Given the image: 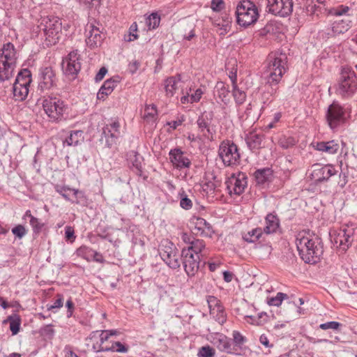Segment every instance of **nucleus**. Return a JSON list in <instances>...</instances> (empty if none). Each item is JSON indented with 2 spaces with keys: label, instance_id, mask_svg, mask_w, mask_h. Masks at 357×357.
I'll use <instances>...</instances> for the list:
<instances>
[{
  "label": "nucleus",
  "instance_id": "f257e3e1",
  "mask_svg": "<svg viewBox=\"0 0 357 357\" xmlns=\"http://www.w3.org/2000/svg\"><path fill=\"white\" fill-rule=\"evenodd\" d=\"M296 245L301 258L307 264H316L324 253L321 238L309 230H303L297 234Z\"/></svg>",
  "mask_w": 357,
  "mask_h": 357
},
{
  "label": "nucleus",
  "instance_id": "f03ea898",
  "mask_svg": "<svg viewBox=\"0 0 357 357\" xmlns=\"http://www.w3.org/2000/svg\"><path fill=\"white\" fill-rule=\"evenodd\" d=\"M287 56L284 54H271L268 57L266 86L271 87L268 93L275 96L278 90V84L286 71Z\"/></svg>",
  "mask_w": 357,
  "mask_h": 357
},
{
  "label": "nucleus",
  "instance_id": "7ed1b4c3",
  "mask_svg": "<svg viewBox=\"0 0 357 357\" xmlns=\"http://www.w3.org/2000/svg\"><path fill=\"white\" fill-rule=\"evenodd\" d=\"M17 59L14 45L10 42L3 44L0 49V81L8 80L13 76Z\"/></svg>",
  "mask_w": 357,
  "mask_h": 357
},
{
  "label": "nucleus",
  "instance_id": "20e7f679",
  "mask_svg": "<svg viewBox=\"0 0 357 357\" xmlns=\"http://www.w3.org/2000/svg\"><path fill=\"white\" fill-rule=\"evenodd\" d=\"M236 22L243 28L255 24L259 17V13L258 7L250 0H242L237 4Z\"/></svg>",
  "mask_w": 357,
  "mask_h": 357
},
{
  "label": "nucleus",
  "instance_id": "39448f33",
  "mask_svg": "<svg viewBox=\"0 0 357 357\" xmlns=\"http://www.w3.org/2000/svg\"><path fill=\"white\" fill-rule=\"evenodd\" d=\"M44 32L46 45L56 44L62 35V23L59 17L46 16L41 18L38 26Z\"/></svg>",
  "mask_w": 357,
  "mask_h": 357
},
{
  "label": "nucleus",
  "instance_id": "423d86ee",
  "mask_svg": "<svg viewBox=\"0 0 357 357\" xmlns=\"http://www.w3.org/2000/svg\"><path fill=\"white\" fill-rule=\"evenodd\" d=\"M357 91V77L349 66L343 67L337 89V93L344 98L351 97Z\"/></svg>",
  "mask_w": 357,
  "mask_h": 357
},
{
  "label": "nucleus",
  "instance_id": "0eeeda50",
  "mask_svg": "<svg viewBox=\"0 0 357 357\" xmlns=\"http://www.w3.org/2000/svg\"><path fill=\"white\" fill-rule=\"evenodd\" d=\"M218 155L225 166L237 165L241 158L237 146L229 140H225L220 143Z\"/></svg>",
  "mask_w": 357,
  "mask_h": 357
},
{
  "label": "nucleus",
  "instance_id": "6e6552de",
  "mask_svg": "<svg viewBox=\"0 0 357 357\" xmlns=\"http://www.w3.org/2000/svg\"><path fill=\"white\" fill-rule=\"evenodd\" d=\"M43 107L47 116L54 121L61 120L67 109L63 101L56 97L44 99Z\"/></svg>",
  "mask_w": 357,
  "mask_h": 357
},
{
  "label": "nucleus",
  "instance_id": "1a4fd4ad",
  "mask_svg": "<svg viewBox=\"0 0 357 357\" xmlns=\"http://www.w3.org/2000/svg\"><path fill=\"white\" fill-rule=\"evenodd\" d=\"M356 228L351 226H345L332 236L331 241L337 248L346 251L354 240Z\"/></svg>",
  "mask_w": 357,
  "mask_h": 357
},
{
  "label": "nucleus",
  "instance_id": "9d476101",
  "mask_svg": "<svg viewBox=\"0 0 357 357\" xmlns=\"http://www.w3.org/2000/svg\"><path fill=\"white\" fill-rule=\"evenodd\" d=\"M227 190L230 195H241L248 185V177L245 173L239 172L237 174H232L225 181Z\"/></svg>",
  "mask_w": 357,
  "mask_h": 357
},
{
  "label": "nucleus",
  "instance_id": "9b49d317",
  "mask_svg": "<svg viewBox=\"0 0 357 357\" xmlns=\"http://www.w3.org/2000/svg\"><path fill=\"white\" fill-rule=\"evenodd\" d=\"M86 30L89 32L86 39L87 46L91 49L100 46L104 40L102 24L99 22L94 20L86 24Z\"/></svg>",
  "mask_w": 357,
  "mask_h": 357
},
{
  "label": "nucleus",
  "instance_id": "f8f14e48",
  "mask_svg": "<svg viewBox=\"0 0 357 357\" xmlns=\"http://www.w3.org/2000/svg\"><path fill=\"white\" fill-rule=\"evenodd\" d=\"M160 255L163 261L172 268L180 267L179 255L174 245L169 241H165L160 248Z\"/></svg>",
  "mask_w": 357,
  "mask_h": 357
},
{
  "label": "nucleus",
  "instance_id": "ddd939ff",
  "mask_svg": "<svg viewBox=\"0 0 357 357\" xmlns=\"http://www.w3.org/2000/svg\"><path fill=\"white\" fill-rule=\"evenodd\" d=\"M326 117L330 128L335 130L344 123L345 110L340 104L333 102L328 107Z\"/></svg>",
  "mask_w": 357,
  "mask_h": 357
},
{
  "label": "nucleus",
  "instance_id": "4468645a",
  "mask_svg": "<svg viewBox=\"0 0 357 357\" xmlns=\"http://www.w3.org/2000/svg\"><path fill=\"white\" fill-rule=\"evenodd\" d=\"M293 6V0H267L268 12L280 17L290 15Z\"/></svg>",
  "mask_w": 357,
  "mask_h": 357
},
{
  "label": "nucleus",
  "instance_id": "2eb2a0df",
  "mask_svg": "<svg viewBox=\"0 0 357 357\" xmlns=\"http://www.w3.org/2000/svg\"><path fill=\"white\" fill-rule=\"evenodd\" d=\"M55 190L67 201H70L76 204H86L87 199L83 191L66 185H59L55 186Z\"/></svg>",
  "mask_w": 357,
  "mask_h": 357
},
{
  "label": "nucleus",
  "instance_id": "dca6fc26",
  "mask_svg": "<svg viewBox=\"0 0 357 357\" xmlns=\"http://www.w3.org/2000/svg\"><path fill=\"white\" fill-rule=\"evenodd\" d=\"M120 124L116 121L105 125L102 128L100 141H105V145L109 148L112 147L114 144H116L117 139L121 136Z\"/></svg>",
  "mask_w": 357,
  "mask_h": 357
},
{
  "label": "nucleus",
  "instance_id": "f3484780",
  "mask_svg": "<svg viewBox=\"0 0 357 357\" xmlns=\"http://www.w3.org/2000/svg\"><path fill=\"white\" fill-rule=\"evenodd\" d=\"M183 268L189 277L194 276L199 267V255H195L190 250H182L181 254Z\"/></svg>",
  "mask_w": 357,
  "mask_h": 357
},
{
  "label": "nucleus",
  "instance_id": "a211bd4d",
  "mask_svg": "<svg viewBox=\"0 0 357 357\" xmlns=\"http://www.w3.org/2000/svg\"><path fill=\"white\" fill-rule=\"evenodd\" d=\"M81 69V63L79 61V55L78 51L73 50L70 52L63 63V70L66 75L74 79Z\"/></svg>",
  "mask_w": 357,
  "mask_h": 357
},
{
  "label": "nucleus",
  "instance_id": "6ab92c4d",
  "mask_svg": "<svg viewBox=\"0 0 357 357\" xmlns=\"http://www.w3.org/2000/svg\"><path fill=\"white\" fill-rule=\"evenodd\" d=\"M56 75L50 66H44L40 68L39 71L38 89L43 91L50 89L56 84Z\"/></svg>",
  "mask_w": 357,
  "mask_h": 357
},
{
  "label": "nucleus",
  "instance_id": "aec40b11",
  "mask_svg": "<svg viewBox=\"0 0 357 357\" xmlns=\"http://www.w3.org/2000/svg\"><path fill=\"white\" fill-rule=\"evenodd\" d=\"M313 170L311 174L312 178L317 183L328 181L331 176L335 175L337 172L331 165L321 166L319 164L312 165Z\"/></svg>",
  "mask_w": 357,
  "mask_h": 357
},
{
  "label": "nucleus",
  "instance_id": "412c9836",
  "mask_svg": "<svg viewBox=\"0 0 357 357\" xmlns=\"http://www.w3.org/2000/svg\"><path fill=\"white\" fill-rule=\"evenodd\" d=\"M169 156L170 162L176 169L190 168L191 166L190 160L185 156V153L180 148L171 149Z\"/></svg>",
  "mask_w": 357,
  "mask_h": 357
},
{
  "label": "nucleus",
  "instance_id": "4be33fe9",
  "mask_svg": "<svg viewBox=\"0 0 357 357\" xmlns=\"http://www.w3.org/2000/svg\"><path fill=\"white\" fill-rule=\"evenodd\" d=\"M351 26V20L349 16H344L343 19L334 20L331 24V31L327 32L328 35L335 36L347 32Z\"/></svg>",
  "mask_w": 357,
  "mask_h": 357
},
{
  "label": "nucleus",
  "instance_id": "5701e85b",
  "mask_svg": "<svg viewBox=\"0 0 357 357\" xmlns=\"http://www.w3.org/2000/svg\"><path fill=\"white\" fill-rule=\"evenodd\" d=\"M213 118V112H204L198 117L197 124L199 130L203 132V135L206 137H213V131L210 128V125Z\"/></svg>",
  "mask_w": 357,
  "mask_h": 357
},
{
  "label": "nucleus",
  "instance_id": "b1692460",
  "mask_svg": "<svg viewBox=\"0 0 357 357\" xmlns=\"http://www.w3.org/2000/svg\"><path fill=\"white\" fill-rule=\"evenodd\" d=\"M214 345L222 352L227 354H237V348L233 347L231 340L223 334H219L213 339Z\"/></svg>",
  "mask_w": 357,
  "mask_h": 357
},
{
  "label": "nucleus",
  "instance_id": "393cba45",
  "mask_svg": "<svg viewBox=\"0 0 357 357\" xmlns=\"http://www.w3.org/2000/svg\"><path fill=\"white\" fill-rule=\"evenodd\" d=\"M202 188L206 193H213L221 184V181L215 175L213 172H207L204 177Z\"/></svg>",
  "mask_w": 357,
  "mask_h": 357
},
{
  "label": "nucleus",
  "instance_id": "a878e982",
  "mask_svg": "<svg viewBox=\"0 0 357 357\" xmlns=\"http://www.w3.org/2000/svg\"><path fill=\"white\" fill-rule=\"evenodd\" d=\"M119 82L120 78L119 76L112 77L105 81L97 93V98L98 100H105L108 95L112 93Z\"/></svg>",
  "mask_w": 357,
  "mask_h": 357
},
{
  "label": "nucleus",
  "instance_id": "bb28decb",
  "mask_svg": "<svg viewBox=\"0 0 357 357\" xmlns=\"http://www.w3.org/2000/svg\"><path fill=\"white\" fill-rule=\"evenodd\" d=\"M264 139V135L262 132H257L256 131H251L245 136L246 144L250 150L261 149Z\"/></svg>",
  "mask_w": 357,
  "mask_h": 357
},
{
  "label": "nucleus",
  "instance_id": "cd10ccee",
  "mask_svg": "<svg viewBox=\"0 0 357 357\" xmlns=\"http://www.w3.org/2000/svg\"><path fill=\"white\" fill-rule=\"evenodd\" d=\"M128 160L129 163L132 164L133 170L138 176L142 174V162L144 158L137 151H131L128 155Z\"/></svg>",
  "mask_w": 357,
  "mask_h": 357
},
{
  "label": "nucleus",
  "instance_id": "c85d7f7f",
  "mask_svg": "<svg viewBox=\"0 0 357 357\" xmlns=\"http://www.w3.org/2000/svg\"><path fill=\"white\" fill-rule=\"evenodd\" d=\"M266 225L263 229L264 233L271 234L275 233L280 227V220L277 215L268 213L265 218Z\"/></svg>",
  "mask_w": 357,
  "mask_h": 357
},
{
  "label": "nucleus",
  "instance_id": "c756f323",
  "mask_svg": "<svg viewBox=\"0 0 357 357\" xmlns=\"http://www.w3.org/2000/svg\"><path fill=\"white\" fill-rule=\"evenodd\" d=\"M313 146L317 151L326 152L328 154H335L337 152L340 146L335 140L328 142H316Z\"/></svg>",
  "mask_w": 357,
  "mask_h": 357
},
{
  "label": "nucleus",
  "instance_id": "7c9ffc66",
  "mask_svg": "<svg viewBox=\"0 0 357 357\" xmlns=\"http://www.w3.org/2000/svg\"><path fill=\"white\" fill-rule=\"evenodd\" d=\"M191 223L194 225V230L196 231V234L200 233L204 234V233L210 232L212 230L211 225L204 218L195 217L192 219Z\"/></svg>",
  "mask_w": 357,
  "mask_h": 357
},
{
  "label": "nucleus",
  "instance_id": "2f4dec72",
  "mask_svg": "<svg viewBox=\"0 0 357 357\" xmlns=\"http://www.w3.org/2000/svg\"><path fill=\"white\" fill-rule=\"evenodd\" d=\"M254 176L258 185H264L271 181L273 171L270 168L257 169L255 171Z\"/></svg>",
  "mask_w": 357,
  "mask_h": 357
},
{
  "label": "nucleus",
  "instance_id": "473e14b6",
  "mask_svg": "<svg viewBox=\"0 0 357 357\" xmlns=\"http://www.w3.org/2000/svg\"><path fill=\"white\" fill-rule=\"evenodd\" d=\"M214 93L221 99L222 102L227 103L229 102V86L223 82H218L215 84Z\"/></svg>",
  "mask_w": 357,
  "mask_h": 357
},
{
  "label": "nucleus",
  "instance_id": "72a5a7b5",
  "mask_svg": "<svg viewBox=\"0 0 357 357\" xmlns=\"http://www.w3.org/2000/svg\"><path fill=\"white\" fill-rule=\"evenodd\" d=\"M84 132L82 130H73L70 135L63 142L68 146H77L84 142Z\"/></svg>",
  "mask_w": 357,
  "mask_h": 357
},
{
  "label": "nucleus",
  "instance_id": "f704fd0d",
  "mask_svg": "<svg viewBox=\"0 0 357 357\" xmlns=\"http://www.w3.org/2000/svg\"><path fill=\"white\" fill-rule=\"evenodd\" d=\"M31 82V73L27 69L24 68L21 70L15 78L14 84L17 85H22L29 86Z\"/></svg>",
  "mask_w": 357,
  "mask_h": 357
},
{
  "label": "nucleus",
  "instance_id": "c9c22d12",
  "mask_svg": "<svg viewBox=\"0 0 357 357\" xmlns=\"http://www.w3.org/2000/svg\"><path fill=\"white\" fill-rule=\"evenodd\" d=\"M180 75L177 76L169 77L165 81V89L167 96H173L177 89V84L181 80Z\"/></svg>",
  "mask_w": 357,
  "mask_h": 357
},
{
  "label": "nucleus",
  "instance_id": "e433bc0d",
  "mask_svg": "<svg viewBox=\"0 0 357 357\" xmlns=\"http://www.w3.org/2000/svg\"><path fill=\"white\" fill-rule=\"evenodd\" d=\"M29 86L13 84V94L15 100L16 101L24 100L29 94Z\"/></svg>",
  "mask_w": 357,
  "mask_h": 357
},
{
  "label": "nucleus",
  "instance_id": "4c0bfd02",
  "mask_svg": "<svg viewBox=\"0 0 357 357\" xmlns=\"http://www.w3.org/2000/svg\"><path fill=\"white\" fill-rule=\"evenodd\" d=\"M205 246L206 245L203 240L195 238L190 245L183 248L182 250H190L191 253H193L195 255H199L205 249Z\"/></svg>",
  "mask_w": 357,
  "mask_h": 357
},
{
  "label": "nucleus",
  "instance_id": "58836bf2",
  "mask_svg": "<svg viewBox=\"0 0 357 357\" xmlns=\"http://www.w3.org/2000/svg\"><path fill=\"white\" fill-rule=\"evenodd\" d=\"M7 321L10 324V329L12 332V334H17L20 331L21 324L20 317L17 314L10 315L7 318Z\"/></svg>",
  "mask_w": 357,
  "mask_h": 357
},
{
  "label": "nucleus",
  "instance_id": "ea45409f",
  "mask_svg": "<svg viewBox=\"0 0 357 357\" xmlns=\"http://www.w3.org/2000/svg\"><path fill=\"white\" fill-rule=\"evenodd\" d=\"M263 230L260 227L253 229L252 231L245 234L243 238L248 243H254L257 241L261 236Z\"/></svg>",
  "mask_w": 357,
  "mask_h": 357
},
{
  "label": "nucleus",
  "instance_id": "a19ab883",
  "mask_svg": "<svg viewBox=\"0 0 357 357\" xmlns=\"http://www.w3.org/2000/svg\"><path fill=\"white\" fill-rule=\"evenodd\" d=\"M233 347L237 348V353L241 350L243 345L246 342V338L239 331H234L232 333Z\"/></svg>",
  "mask_w": 357,
  "mask_h": 357
},
{
  "label": "nucleus",
  "instance_id": "79ce46f5",
  "mask_svg": "<svg viewBox=\"0 0 357 357\" xmlns=\"http://www.w3.org/2000/svg\"><path fill=\"white\" fill-rule=\"evenodd\" d=\"M207 303L210 310V314L214 315L215 311H218L219 309L223 307L220 300L215 296H208L207 298Z\"/></svg>",
  "mask_w": 357,
  "mask_h": 357
},
{
  "label": "nucleus",
  "instance_id": "37998d69",
  "mask_svg": "<svg viewBox=\"0 0 357 357\" xmlns=\"http://www.w3.org/2000/svg\"><path fill=\"white\" fill-rule=\"evenodd\" d=\"M349 10V8L348 6H345L343 5L339 6L335 8H332L328 10V16L333 17H339L342 15H344Z\"/></svg>",
  "mask_w": 357,
  "mask_h": 357
},
{
  "label": "nucleus",
  "instance_id": "c03bdc74",
  "mask_svg": "<svg viewBox=\"0 0 357 357\" xmlns=\"http://www.w3.org/2000/svg\"><path fill=\"white\" fill-rule=\"evenodd\" d=\"M232 95L234 96L236 103L238 105H241L245 101V92L244 91L240 90L238 88V86L233 88Z\"/></svg>",
  "mask_w": 357,
  "mask_h": 357
},
{
  "label": "nucleus",
  "instance_id": "a18cd8bd",
  "mask_svg": "<svg viewBox=\"0 0 357 357\" xmlns=\"http://www.w3.org/2000/svg\"><path fill=\"white\" fill-rule=\"evenodd\" d=\"M100 351H117V352H126L128 347L122 344L120 342H116L112 344L111 347H101Z\"/></svg>",
  "mask_w": 357,
  "mask_h": 357
},
{
  "label": "nucleus",
  "instance_id": "49530a36",
  "mask_svg": "<svg viewBox=\"0 0 357 357\" xmlns=\"http://www.w3.org/2000/svg\"><path fill=\"white\" fill-rule=\"evenodd\" d=\"M160 17L155 13L151 14L146 19V24L149 29H154L159 26Z\"/></svg>",
  "mask_w": 357,
  "mask_h": 357
},
{
  "label": "nucleus",
  "instance_id": "de8ad7c7",
  "mask_svg": "<svg viewBox=\"0 0 357 357\" xmlns=\"http://www.w3.org/2000/svg\"><path fill=\"white\" fill-rule=\"evenodd\" d=\"M296 144V140L292 137L282 136L278 140V144L283 149H289Z\"/></svg>",
  "mask_w": 357,
  "mask_h": 357
},
{
  "label": "nucleus",
  "instance_id": "09e8293b",
  "mask_svg": "<svg viewBox=\"0 0 357 357\" xmlns=\"http://www.w3.org/2000/svg\"><path fill=\"white\" fill-rule=\"evenodd\" d=\"M29 224L32 227L33 233L36 235L41 232L42 229L45 225L40 219L36 217H31V220H29Z\"/></svg>",
  "mask_w": 357,
  "mask_h": 357
},
{
  "label": "nucleus",
  "instance_id": "8fccbe9b",
  "mask_svg": "<svg viewBox=\"0 0 357 357\" xmlns=\"http://www.w3.org/2000/svg\"><path fill=\"white\" fill-rule=\"evenodd\" d=\"M215 349L209 345L200 347L197 354L198 357H215Z\"/></svg>",
  "mask_w": 357,
  "mask_h": 357
},
{
  "label": "nucleus",
  "instance_id": "3c124183",
  "mask_svg": "<svg viewBox=\"0 0 357 357\" xmlns=\"http://www.w3.org/2000/svg\"><path fill=\"white\" fill-rule=\"evenodd\" d=\"M287 298L288 296L286 294L278 292L276 296L269 298L267 303L269 305L278 307L282 304V301Z\"/></svg>",
  "mask_w": 357,
  "mask_h": 357
},
{
  "label": "nucleus",
  "instance_id": "603ef678",
  "mask_svg": "<svg viewBox=\"0 0 357 357\" xmlns=\"http://www.w3.org/2000/svg\"><path fill=\"white\" fill-rule=\"evenodd\" d=\"M137 31V25L136 22L131 24L129 29L128 35H125L124 40L127 42H131L138 38V35L136 33Z\"/></svg>",
  "mask_w": 357,
  "mask_h": 357
},
{
  "label": "nucleus",
  "instance_id": "864d4df0",
  "mask_svg": "<svg viewBox=\"0 0 357 357\" xmlns=\"http://www.w3.org/2000/svg\"><path fill=\"white\" fill-rule=\"evenodd\" d=\"M342 326V324L335 321H328L319 325V328L322 330L332 329L336 331H340Z\"/></svg>",
  "mask_w": 357,
  "mask_h": 357
},
{
  "label": "nucleus",
  "instance_id": "5fc2aeb1",
  "mask_svg": "<svg viewBox=\"0 0 357 357\" xmlns=\"http://www.w3.org/2000/svg\"><path fill=\"white\" fill-rule=\"evenodd\" d=\"M222 19V22L217 23L216 25L220 26V29L227 32L229 29V25L231 22V18L227 14L225 13L223 14Z\"/></svg>",
  "mask_w": 357,
  "mask_h": 357
},
{
  "label": "nucleus",
  "instance_id": "6e6d98bb",
  "mask_svg": "<svg viewBox=\"0 0 357 357\" xmlns=\"http://www.w3.org/2000/svg\"><path fill=\"white\" fill-rule=\"evenodd\" d=\"M12 233L15 237L21 239L27 233V230L22 225H17L12 229Z\"/></svg>",
  "mask_w": 357,
  "mask_h": 357
},
{
  "label": "nucleus",
  "instance_id": "4d7b16f0",
  "mask_svg": "<svg viewBox=\"0 0 357 357\" xmlns=\"http://www.w3.org/2000/svg\"><path fill=\"white\" fill-rule=\"evenodd\" d=\"M157 109L155 105H148L145 107V119H153L157 116Z\"/></svg>",
  "mask_w": 357,
  "mask_h": 357
},
{
  "label": "nucleus",
  "instance_id": "13d9d810",
  "mask_svg": "<svg viewBox=\"0 0 357 357\" xmlns=\"http://www.w3.org/2000/svg\"><path fill=\"white\" fill-rule=\"evenodd\" d=\"M215 318V321H218L220 324H223L227 319V315L224 310V307L221 309H219L218 311H215L214 315H213Z\"/></svg>",
  "mask_w": 357,
  "mask_h": 357
},
{
  "label": "nucleus",
  "instance_id": "bf43d9fd",
  "mask_svg": "<svg viewBox=\"0 0 357 357\" xmlns=\"http://www.w3.org/2000/svg\"><path fill=\"white\" fill-rule=\"evenodd\" d=\"M211 8L214 11H220L225 8V2L223 0H212Z\"/></svg>",
  "mask_w": 357,
  "mask_h": 357
},
{
  "label": "nucleus",
  "instance_id": "052dcab7",
  "mask_svg": "<svg viewBox=\"0 0 357 357\" xmlns=\"http://www.w3.org/2000/svg\"><path fill=\"white\" fill-rule=\"evenodd\" d=\"M84 250H89V252L92 251L93 253V260L94 261H96L97 262H100V263H102L104 261V259H103L102 255L100 253L98 252L97 251H93L91 249H89V248H88L86 247L80 248L78 250L79 252H82Z\"/></svg>",
  "mask_w": 357,
  "mask_h": 357
},
{
  "label": "nucleus",
  "instance_id": "680f3d73",
  "mask_svg": "<svg viewBox=\"0 0 357 357\" xmlns=\"http://www.w3.org/2000/svg\"><path fill=\"white\" fill-rule=\"evenodd\" d=\"M180 206L181 208L185 210H188L192 208V202L186 195H185L181 199Z\"/></svg>",
  "mask_w": 357,
  "mask_h": 357
},
{
  "label": "nucleus",
  "instance_id": "e2e57ef3",
  "mask_svg": "<svg viewBox=\"0 0 357 357\" xmlns=\"http://www.w3.org/2000/svg\"><path fill=\"white\" fill-rule=\"evenodd\" d=\"M308 340H309V341L310 342H312L314 344L321 343V342H326V343L334 344V343L340 341V338L337 336L335 337V340L334 341H331V340H327V339H315V338H313V337H308Z\"/></svg>",
  "mask_w": 357,
  "mask_h": 357
},
{
  "label": "nucleus",
  "instance_id": "0e129e2a",
  "mask_svg": "<svg viewBox=\"0 0 357 357\" xmlns=\"http://www.w3.org/2000/svg\"><path fill=\"white\" fill-rule=\"evenodd\" d=\"M203 94V91L201 89H197L194 93L190 96V103L198 102Z\"/></svg>",
  "mask_w": 357,
  "mask_h": 357
},
{
  "label": "nucleus",
  "instance_id": "69168bd1",
  "mask_svg": "<svg viewBox=\"0 0 357 357\" xmlns=\"http://www.w3.org/2000/svg\"><path fill=\"white\" fill-rule=\"evenodd\" d=\"M318 10H320V7L316 4H309L306 7V12L310 15H318V13H317Z\"/></svg>",
  "mask_w": 357,
  "mask_h": 357
},
{
  "label": "nucleus",
  "instance_id": "338daca9",
  "mask_svg": "<svg viewBox=\"0 0 357 357\" xmlns=\"http://www.w3.org/2000/svg\"><path fill=\"white\" fill-rule=\"evenodd\" d=\"M57 299L54 301V304L48 307V310H52L54 308H60L63 306V296L60 294L57 295Z\"/></svg>",
  "mask_w": 357,
  "mask_h": 357
},
{
  "label": "nucleus",
  "instance_id": "774afa93",
  "mask_svg": "<svg viewBox=\"0 0 357 357\" xmlns=\"http://www.w3.org/2000/svg\"><path fill=\"white\" fill-rule=\"evenodd\" d=\"M63 352L64 357H79L75 352L73 351L70 346L67 345L64 347Z\"/></svg>",
  "mask_w": 357,
  "mask_h": 357
}]
</instances>
